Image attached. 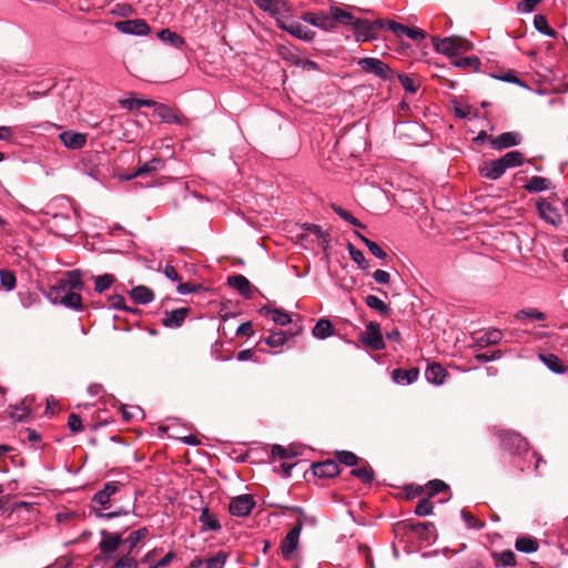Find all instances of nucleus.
<instances>
[{
	"label": "nucleus",
	"instance_id": "nucleus-12",
	"mask_svg": "<svg viewBox=\"0 0 568 568\" xmlns=\"http://www.w3.org/2000/svg\"><path fill=\"white\" fill-rule=\"evenodd\" d=\"M255 501L250 495H241L232 498L229 505V511L236 517H246L251 514Z\"/></svg>",
	"mask_w": 568,
	"mask_h": 568
},
{
	"label": "nucleus",
	"instance_id": "nucleus-1",
	"mask_svg": "<svg viewBox=\"0 0 568 568\" xmlns=\"http://www.w3.org/2000/svg\"><path fill=\"white\" fill-rule=\"evenodd\" d=\"M100 535L102 537L99 544L100 557L104 562H108L114 559V555L122 544H124L125 550L132 554L138 544L149 535V529L146 527L139 528L130 532L124 539L120 532L101 530Z\"/></svg>",
	"mask_w": 568,
	"mask_h": 568
},
{
	"label": "nucleus",
	"instance_id": "nucleus-26",
	"mask_svg": "<svg viewBox=\"0 0 568 568\" xmlns=\"http://www.w3.org/2000/svg\"><path fill=\"white\" fill-rule=\"evenodd\" d=\"M164 166V162L159 158H153L150 161H146L142 165H140L132 174H130L126 179L131 180L146 173L155 172L161 170Z\"/></svg>",
	"mask_w": 568,
	"mask_h": 568
},
{
	"label": "nucleus",
	"instance_id": "nucleus-54",
	"mask_svg": "<svg viewBox=\"0 0 568 568\" xmlns=\"http://www.w3.org/2000/svg\"><path fill=\"white\" fill-rule=\"evenodd\" d=\"M109 302H110V306L114 310H122V311L132 312V313L135 312V310L128 307L125 305V300L122 295H119V294L112 295L109 298Z\"/></svg>",
	"mask_w": 568,
	"mask_h": 568
},
{
	"label": "nucleus",
	"instance_id": "nucleus-39",
	"mask_svg": "<svg viewBox=\"0 0 568 568\" xmlns=\"http://www.w3.org/2000/svg\"><path fill=\"white\" fill-rule=\"evenodd\" d=\"M355 235L366 245L368 251L375 257H377L379 260H385L387 257V253L384 250H382L376 242L368 240L367 237H365L363 234H361L357 231L355 232Z\"/></svg>",
	"mask_w": 568,
	"mask_h": 568
},
{
	"label": "nucleus",
	"instance_id": "nucleus-28",
	"mask_svg": "<svg viewBox=\"0 0 568 568\" xmlns=\"http://www.w3.org/2000/svg\"><path fill=\"white\" fill-rule=\"evenodd\" d=\"M227 283L237 290L244 297L248 298L251 297L252 291H251V283L250 281L241 274L230 276L227 278Z\"/></svg>",
	"mask_w": 568,
	"mask_h": 568
},
{
	"label": "nucleus",
	"instance_id": "nucleus-38",
	"mask_svg": "<svg viewBox=\"0 0 568 568\" xmlns=\"http://www.w3.org/2000/svg\"><path fill=\"white\" fill-rule=\"evenodd\" d=\"M200 521L204 527H206L209 530L217 531L221 529V525L219 520L215 518L214 515H212L207 507H204L200 515Z\"/></svg>",
	"mask_w": 568,
	"mask_h": 568
},
{
	"label": "nucleus",
	"instance_id": "nucleus-42",
	"mask_svg": "<svg viewBox=\"0 0 568 568\" xmlns=\"http://www.w3.org/2000/svg\"><path fill=\"white\" fill-rule=\"evenodd\" d=\"M365 304L369 308L375 310L379 314H383V315H387L390 312V308L388 307V305L375 295H367L365 297Z\"/></svg>",
	"mask_w": 568,
	"mask_h": 568
},
{
	"label": "nucleus",
	"instance_id": "nucleus-58",
	"mask_svg": "<svg viewBox=\"0 0 568 568\" xmlns=\"http://www.w3.org/2000/svg\"><path fill=\"white\" fill-rule=\"evenodd\" d=\"M121 103L123 106H126L129 109H138L141 106H151L154 104V102L151 100H139V99L124 100Z\"/></svg>",
	"mask_w": 568,
	"mask_h": 568
},
{
	"label": "nucleus",
	"instance_id": "nucleus-61",
	"mask_svg": "<svg viewBox=\"0 0 568 568\" xmlns=\"http://www.w3.org/2000/svg\"><path fill=\"white\" fill-rule=\"evenodd\" d=\"M479 64V60L476 57H465L459 58L455 61V65L459 68H468V67H477Z\"/></svg>",
	"mask_w": 568,
	"mask_h": 568
},
{
	"label": "nucleus",
	"instance_id": "nucleus-59",
	"mask_svg": "<svg viewBox=\"0 0 568 568\" xmlns=\"http://www.w3.org/2000/svg\"><path fill=\"white\" fill-rule=\"evenodd\" d=\"M271 454L274 458H278V459L292 458V454L288 453V448L282 446V445H274L272 447Z\"/></svg>",
	"mask_w": 568,
	"mask_h": 568
},
{
	"label": "nucleus",
	"instance_id": "nucleus-27",
	"mask_svg": "<svg viewBox=\"0 0 568 568\" xmlns=\"http://www.w3.org/2000/svg\"><path fill=\"white\" fill-rule=\"evenodd\" d=\"M335 333L333 324L327 318H320L313 327L312 334L317 339H325Z\"/></svg>",
	"mask_w": 568,
	"mask_h": 568
},
{
	"label": "nucleus",
	"instance_id": "nucleus-46",
	"mask_svg": "<svg viewBox=\"0 0 568 568\" xmlns=\"http://www.w3.org/2000/svg\"><path fill=\"white\" fill-rule=\"evenodd\" d=\"M287 342V335L283 331H277L272 334H270L265 338L266 345H268L272 348H277L283 346Z\"/></svg>",
	"mask_w": 568,
	"mask_h": 568
},
{
	"label": "nucleus",
	"instance_id": "nucleus-55",
	"mask_svg": "<svg viewBox=\"0 0 568 568\" xmlns=\"http://www.w3.org/2000/svg\"><path fill=\"white\" fill-rule=\"evenodd\" d=\"M462 518L465 521V525L469 529H480L484 524L476 519L471 514L467 513L465 509L460 511Z\"/></svg>",
	"mask_w": 568,
	"mask_h": 568
},
{
	"label": "nucleus",
	"instance_id": "nucleus-11",
	"mask_svg": "<svg viewBox=\"0 0 568 568\" xmlns=\"http://www.w3.org/2000/svg\"><path fill=\"white\" fill-rule=\"evenodd\" d=\"M302 528L303 524L301 520H298L296 525L286 534L284 539L282 540L281 551L285 559H290L293 552L298 547Z\"/></svg>",
	"mask_w": 568,
	"mask_h": 568
},
{
	"label": "nucleus",
	"instance_id": "nucleus-25",
	"mask_svg": "<svg viewBox=\"0 0 568 568\" xmlns=\"http://www.w3.org/2000/svg\"><path fill=\"white\" fill-rule=\"evenodd\" d=\"M130 296L134 303L142 305L149 304L154 300L153 291L144 285L133 287Z\"/></svg>",
	"mask_w": 568,
	"mask_h": 568
},
{
	"label": "nucleus",
	"instance_id": "nucleus-51",
	"mask_svg": "<svg viewBox=\"0 0 568 568\" xmlns=\"http://www.w3.org/2000/svg\"><path fill=\"white\" fill-rule=\"evenodd\" d=\"M433 508H434V506H433V504L429 501V499H428V498H423V499H420V500L417 503V505H416V507H415V511H414V513H415L417 516L425 517V516H428V515H430V514L433 513Z\"/></svg>",
	"mask_w": 568,
	"mask_h": 568
},
{
	"label": "nucleus",
	"instance_id": "nucleus-45",
	"mask_svg": "<svg viewBox=\"0 0 568 568\" xmlns=\"http://www.w3.org/2000/svg\"><path fill=\"white\" fill-rule=\"evenodd\" d=\"M122 417L124 420L142 419L144 412L139 406H121Z\"/></svg>",
	"mask_w": 568,
	"mask_h": 568
},
{
	"label": "nucleus",
	"instance_id": "nucleus-19",
	"mask_svg": "<svg viewBox=\"0 0 568 568\" xmlns=\"http://www.w3.org/2000/svg\"><path fill=\"white\" fill-rule=\"evenodd\" d=\"M520 143V135L516 132H504L491 140V145L496 150L508 149Z\"/></svg>",
	"mask_w": 568,
	"mask_h": 568
},
{
	"label": "nucleus",
	"instance_id": "nucleus-56",
	"mask_svg": "<svg viewBox=\"0 0 568 568\" xmlns=\"http://www.w3.org/2000/svg\"><path fill=\"white\" fill-rule=\"evenodd\" d=\"M427 488H428L429 497H432V496H435V495L442 493L443 490L447 489L448 486L443 480L434 479V480L428 481Z\"/></svg>",
	"mask_w": 568,
	"mask_h": 568
},
{
	"label": "nucleus",
	"instance_id": "nucleus-8",
	"mask_svg": "<svg viewBox=\"0 0 568 568\" xmlns=\"http://www.w3.org/2000/svg\"><path fill=\"white\" fill-rule=\"evenodd\" d=\"M114 28L123 34L136 37L148 36L151 31L150 26L143 19L116 21Z\"/></svg>",
	"mask_w": 568,
	"mask_h": 568
},
{
	"label": "nucleus",
	"instance_id": "nucleus-14",
	"mask_svg": "<svg viewBox=\"0 0 568 568\" xmlns=\"http://www.w3.org/2000/svg\"><path fill=\"white\" fill-rule=\"evenodd\" d=\"M121 486L122 483L120 481L105 483L104 487L94 494L92 501L99 504L104 509H106L111 500V497L120 490Z\"/></svg>",
	"mask_w": 568,
	"mask_h": 568
},
{
	"label": "nucleus",
	"instance_id": "nucleus-64",
	"mask_svg": "<svg viewBox=\"0 0 568 568\" xmlns=\"http://www.w3.org/2000/svg\"><path fill=\"white\" fill-rule=\"evenodd\" d=\"M523 3L519 6V11L523 12V13H530L534 11V9L536 8V6L541 1V0H521Z\"/></svg>",
	"mask_w": 568,
	"mask_h": 568
},
{
	"label": "nucleus",
	"instance_id": "nucleus-63",
	"mask_svg": "<svg viewBox=\"0 0 568 568\" xmlns=\"http://www.w3.org/2000/svg\"><path fill=\"white\" fill-rule=\"evenodd\" d=\"M500 357H501L500 351H493L490 353H481V354L476 355V358L479 362H484V363L496 361V359H499Z\"/></svg>",
	"mask_w": 568,
	"mask_h": 568
},
{
	"label": "nucleus",
	"instance_id": "nucleus-33",
	"mask_svg": "<svg viewBox=\"0 0 568 568\" xmlns=\"http://www.w3.org/2000/svg\"><path fill=\"white\" fill-rule=\"evenodd\" d=\"M505 171L507 169L517 168L524 162V154L520 151L514 150L507 152L505 155L499 158Z\"/></svg>",
	"mask_w": 568,
	"mask_h": 568
},
{
	"label": "nucleus",
	"instance_id": "nucleus-40",
	"mask_svg": "<svg viewBox=\"0 0 568 568\" xmlns=\"http://www.w3.org/2000/svg\"><path fill=\"white\" fill-rule=\"evenodd\" d=\"M347 251L353 262L356 263L359 268L364 271L369 268V263L361 250L356 248L353 244L348 243Z\"/></svg>",
	"mask_w": 568,
	"mask_h": 568
},
{
	"label": "nucleus",
	"instance_id": "nucleus-4",
	"mask_svg": "<svg viewBox=\"0 0 568 568\" xmlns=\"http://www.w3.org/2000/svg\"><path fill=\"white\" fill-rule=\"evenodd\" d=\"M433 45L438 53L447 57H455L470 50V43L459 37L439 38L433 37Z\"/></svg>",
	"mask_w": 568,
	"mask_h": 568
},
{
	"label": "nucleus",
	"instance_id": "nucleus-47",
	"mask_svg": "<svg viewBox=\"0 0 568 568\" xmlns=\"http://www.w3.org/2000/svg\"><path fill=\"white\" fill-rule=\"evenodd\" d=\"M114 282V276L111 274L99 275L94 278V291L102 293L106 291Z\"/></svg>",
	"mask_w": 568,
	"mask_h": 568
},
{
	"label": "nucleus",
	"instance_id": "nucleus-22",
	"mask_svg": "<svg viewBox=\"0 0 568 568\" xmlns=\"http://www.w3.org/2000/svg\"><path fill=\"white\" fill-rule=\"evenodd\" d=\"M303 229L316 236L318 245L326 253L331 244L329 233L324 231L320 225L312 223H305Z\"/></svg>",
	"mask_w": 568,
	"mask_h": 568
},
{
	"label": "nucleus",
	"instance_id": "nucleus-50",
	"mask_svg": "<svg viewBox=\"0 0 568 568\" xmlns=\"http://www.w3.org/2000/svg\"><path fill=\"white\" fill-rule=\"evenodd\" d=\"M332 209L341 219L348 222L349 224L361 227V229L364 227V225L361 223V221L358 219L353 216L349 212H347L343 207H341L338 205H333Z\"/></svg>",
	"mask_w": 568,
	"mask_h": 568
},
{
	"label": "nucleus",
	"instance_id": "nucleus-32",
	"mask_svg": "<svg viewBox=\"0 0 568 568\" xmlns=\"http://www.w3.org/2000/svg\"><path fill=\"white\" fill-rule=\"evenodd\" d=\"M59 285H67L68 291H81L83 287L81 272L78 270L68 272L65 277L60 281Z\"/></svg>",
	"mask_w": 568,
	"mask_h": 568
},
{
	"label": "nucleus",
	"instance_id": "nucleus-49",
	"mask_svg": "<svg viewBox=\"0 0 568 568\" xmlns=\"http://www.w3.org/2000/svg\"><path fill=\"white\" fill-rule=\"evenodd\" d=\"M226 558V552L219 551L214 556L205 559V568H224Z\"/></svg>",
	"mask_w": 568,
	"mask_h": 568
},
{
	"label": "nucleus",
	"instance_id": "nucleus-3",
	"mask_svg": "<svg viewBox=\"0 0 568 568\" xmlns=\"http://www.w3.org/2000/svg\"><path fill=\"white\" fill-rule=\"evenodd\" d=\"M47 297L53 304H61L74 311L83 310L81 295L77 292L68 291L67 285L52 286L48 292Z\"/></svg>",
	"mask_w": 568,
	"mask_h": 568
},
{
	"label": "nucleus",
	"instance_id": "nucleus-13",
	"mask_svg": "<svg viewBox=\"0 0 568 568\" xmlns=\"http://www.w3.org/2000/svg\"><path fill=\"white\" fill-rule=\"evenodd\" d=\"M386 28L390 30L395 36L397 37H407L410 40L415 42H420L426 38V32L417 29V28H410L405 24L395 22V21H387Z\"/></svg>",
	"mask_w": 568,
	"mask_h": 568
},
{
	"label": "nucleus",
	"instance_id": "nucleus-10",
	"mask_svg": "<svg viewBox=\"0 0 568 568\" xmlns=\"http://www.w3.org/2000/svg\"><path fill=\"white\" fill-rule=\"evenodd\" d=\"M539 216L548 224L559 227L562 224V215L558 207L554 206L547 200L537 202Z\"/></svg>",
	"mask_w": 568,
	"mask_h": 568
},
{
	"label": "nucleus",
	"instance_id": "nucleus-31",
	"mask_svg": "<svg viewBox=\"0 0 568 568\" xmlns=\"http://www.w3.org/2000/svg\"><path fill=\"white\" fill-rule=\"evenodd\" d=\"M551 182L547 178L544 176H532L526 184L525 189L529 193H540L544 191H548L551 189Z\"/></svg>",
	"mask_w": 568,
	"mask_h": 568
},
{
	"label": "nucleus",
	"instance_id": "nucleus-16",
	"mask_svg": "<svg viewBox=\"0 0 568 568\" xmlns=\"http://www.w3.org/2000/svg\"><path fill=\"white\" fill-rule=\"evenodd\" d=\"M88 135L85 133H79L73 131H63L59 134V139L63 145L71 150H80L87 143Z\"/></svg>",
	"mask_w": 568,
	"mask_h": 568
},
{
	"label": "nucleus",
	"instance_id": "nucleus-18",
	"mask_svg": "<svg viewBox=\"0 0 568 568\" xmlns=\"http://www.w3.org/2000/svg\"><path fill=\"white\" fill-rule=\"evenodd\" d=\"M313 473L320 478H331L339 474V466L334 460L316 463L312 466Z\"/></svg>",
	"mask_w": 568,
	"mask_h": 568
},
{
	"label": "nucleus",
	"instance_id": "nucleus-17",
	"mask_svg": "<svg viewBox=\"0 0 568 568\" xmlns=\"http://www.w3.org/2000/svg\"><path fill=\"white\" fill-rule=\"evenodd\" d=\"M33 400V397H26L19 404L11 405V418L20 423L27 420L31 416V404Z\"/></svg>",
	"mask_w": 568,
	"mask_h": 568
},
{
	"label": "nucleus",
	"instance_id": "nucleus-34",
	"mask_svg": "<svg viewBox=\"0 0 568 568\" xmlns=\"http://www.w3.org/2000/svg\"><path fill=\"white\" fill-rule=\"evenodd\" d=\"M158 38L161 41L169 43L176 49H181L184 44V39L176 32L171 31L170 29H162L161 31H159Z\"/></svg>",
	"mask_w": 568,
	"mask_h": 568
},
{
	"label": "nucleus",
	"instance_id": "nucleus-30",
	"mask_svg": "<svg viewBox=\"0 0 568 568\" xmlns=\"http://www.w3.org/2000/svg\"><path fill=\"white\" fill-rule=\"evenodd\" d=\"M260 313L261 314H271L272 321L280 326H285L292 322L291 315L281 308H272L268 306H263L260 310Z\"/></svg>",
	"mask_w": 568,
	"mask_h": 568
},
{
	"label": "nucleus",
	"instance_id": "nucleus-23",
	"mask_svg": "<svg viewBox=\"0 0 568 568\" xmlns=\"http://www.w3.org/2000/svg\"><path fill=\"white\" fill-rule=\"evenodd\" d=\"M447 376L446 369L438 363H433L425 371V378L434 385H442Z\"/></svg>",
	"mask_w": 568,
	"mask_h": 568
},
{
	"label": "nucleus",
	"instance_id": "nucleus-57",
	"mask_svg": "<svg viewBox=\"0 0 568 568\" xmlns=\"http://www.w3.org/2000/svg\"><path fill=\"white\" fill-rule=\"evenodd\" d=\"M516 317L518 320H520L523 317H527V318H532V320H537V321H544L546 318V314L540 311H536V310L519 311L516 314Z\"/></svg>",
	"mask_w": 568,
	"mask_h": 568
},
{
	"label": "nucleus",
	"instance_id": "nucleus-52",
	"mask_svg": "<svg viewBox=\"0 0 568 568\" xmlns=\"http://www.w3.org/2000/svg\"><path fill=\"white\" fill-rule=\"evenodd\" d=\"M336 458L339 463L346 466H355L358 462V457L348 450H342L336 453Z\"/></svg>",
	"mask_w": 568,
	"mask_h": 568
},
{
	"label": "nucleus",
	"instance_id": "nucleus-5",
	"mask_svg": "<svg viewBox=\"0 0 568 568\" xmlns=\"http://www.w3.org/2000/svg\"><path fill=\"white\" fill-rule=\"evenodd\" d=\"M343 24L352 26L356 40L361 42L374 40L376 38L377 30L386 27V22L384 20L368 21L365 19H356L354 16L349 22H343Z\"/></svg>",
	"mask_w": 568,
	"mask_h": 568
},
{
	"label": "nucleus",
	"instance_id": "nucleus-41",
	"mask_svg": "<svg viewBox=\"0 0 568 568\" xmlns=\"http://www.w3.org/2000/svg\"><path fill=\"white\" fill-rule=\"evenodd\" d=\"M352 475L359 478L365 484H371L375 478L374 470L367 463L354 468Z\"/></svg>",
	"mask_w": 568,
	"mask_h": 568
},
{
	"label": "nucleus",
	"instance_id": "nucleus-48",
	"mask_svg": "<svg viewBox=\"0 0 568 568\" xmlns=\"http://www.w3.org/2000/svg\"><path fill=\"white\" fill-rule=\"evenodd\" d=\"M0 282L1 285L6 288V291H13L17 284L16 275L13 272L8 270L0 271Z\"/></svg>",
	"mask_w": 568,
	"mask_h": 568
},
{
	"label": "nucleus",
	"instance_id": "nucleus-6",
	"mask_svg": "<svg viewBox=\"0 0 568 568\" xmlns=\"http://www.w3.org/2000/svg\"><path fill=\"white\" fill-rule=\"evenodd\" d=\"M498 437L500 447L504 450L509 452L514 456H527L528 452V443L517 433L508 432V430H498Z\"/></svg>",
	"mask_w": 568,
	"mask_h": 568
},
{
	"label": "nucleus",
	"instance_id": "nucleus-21",
	"mask_svg": "<svg viewBox=\"0 0 568 568\" xmlns=\"http://www.w3.org/2000/svg\"><path fill=\"white\" fill-rule=\"evenodd\" d=\"M419 376L418 368L402 369L396 368L392 373V379L398 385H410L417 381Z\"/></svg>",
	"mask_w": 568,
	"mask_h": 568
},
{
	"label": "nucleus",
	"instance_id": "nucleus-29",
	"mask_svg": "<svg viewBox=\"0 0 568 568\" xmlns=\"http://www.w3.org/2000/svg\"><path fill=\"white\" fill-rule=\"evenodd\" d=\"M409 528L425 541H430L435 537L436 528L433 523H415L410 524Z\"/></svg>",
	"mask_w": 568,
	"mask_h": 568
},
{
	"label": "nucleus",
	"instance_id": "nucleus-62",
	"mask_svg": "<svg viewBox=\"0 0 568 568\" xmlns=\"http://www.w3.org/2000/svg\"><path fill=\"white\" fill-rule=\"evenodd\" d=\"M373 278L374 281L377 283V284H383V285H386L389 283L390 281V275L388 272L384 271V270H376L374 273H373Z\"/></svg>",
	"mask_w": 568,
	"mask_h": 568
},
{
	"label": "nucleus",
	"instance_id": "nucleus-60",
	"mask_svg": "<svg viewBox=\"0 0 568 568\" xmlns=\"http://www.w3.org/2000/svg\"><path fill=\"white\" fill-rule=\"evenodd\" d=\"M68 426L72 433H79L82 430V420L79 415L71 414L68 418Z\"/></svg>",
	"mask_w": 568,
	"mask_h": 568
},
{
	"label": "nucleus",
	"instance_id": "nucleus-37",
	"mask_svg": "<svg viewBox=\"0 0 568 568\" xmlns=\"http://www.w3.org/2000/svg\"><path fill=\"white\" fill-rule=\"evenodd\" d=\"M515 547L518 551L530 554L538 549V542L531 537H520L516 540Z\"/></svg>",
	"mask_w": 568,
	"mask_h": 568
},
{
	"label": "nucleus",
	"instance_id": "nucleus-7",
	"mask_svg": "<svg viewBox=\"0 0 568 568\" xmlns=\"http://www.w3.org/2000/svg\"><path fill=\"white\" fill-rule=\"evenodd\" d=\"M357 65L365 72L372 73L383 81H389L393 78V71L388 64L377 58H362Z\"/></svg>",
	"mask_w": 568,
	"mask_h": 568
},
{
	"label": "nucleus",
	"instance_id": "nucleus-24",
	"mask_svg": "<svg viewBox=\"0 0 568 568\" xmlns=\"http://www.w3.org/2000/svg\"><path fill=\"white\" fill-rule=\"evenodd\" d=\"M538 357L550 372L555 374L566 373L567 368L557 355L552 353H541L538 355Z\"/></svg>",
	"mask_w": 568,
	"mask_h": 568
},
{
	"label": "nucleus",
	"instance_id": "nucleus-9",
	"mask_svg": "<svg viewBox=\"0 0 568 568\" xmlns=\"http://www.w3.org/2000/svg\"><path fill=\"white\" fill-rule=\"evenodd\" d=\"M361 341L374 351H382L385 348L381 325L377 322H369L366 325L365 333L361 336Z\"/></svg>",
	"mask_w": 568,
	"mask_h": 568
},
{
	"label": "nucleus",
	"instance_id": "nucleus-44",
	"mask_svg": "<svg viewBox=\"0 0 568 568\" xmlns=\"http://www.w3.org/2000/svg\"><path fill=\"white\" fill-rule=\"evenodd\" d=\"M139 562L138 560L132 556V554H129L125 551L123 556L118 558L113 565L110 568H138Z\"/></svg>",
	"mask_w": 568,
	"mask_h": 568
},
{
	"label": "nucleus",
	"instance_id": "nucleus-15",
	"mask_svg": "<svg viewBox=\"0 0 568 568\" xmlns=\"http://www.w3.org/2000/svg\"><path fill=\"white\" fill-rule=\"evenodd\" d=\"M189 314V308L181 307L172 311H165L164 317L162 318V325L168 328H178L182 326L186 316Z\"/></svg>",
	"mask_w": 568,
	"mask_h": 568
},
{
	"label": "nucleus",
	"instance_id": "nucleus-35",
	"mask_svg": "<svg viewBox=\"0 0 568 568\" xmlns=\"http://www.w3.org/2000/svg\"><path fill=\"white\" fill-rule=\"evenodd\" d=\"M496 567H510L516 564L515 552L511 550H505L493 555Z\"/></svg>",
	"mask_w": 568,
	"mask_h": 568
},
{
	"label": "nucleus",
	"instance_id": "nucleus-53",
	"mask_svg": "<svg viewBox=\"0 0 568 568\" xmlns=\"http://www.w3.org/2000/svg\"><path fill=\"white\" fill-rule=\"evenodd\" d=\"M398 79L406 92H409V93L417 92L419 85L412 77H409L407 74H399Z\"/></svg>",
	"mask_w": 568,
	"mask_h": 568
},
{
	"label": "nucleus",
	"instance_id": "nucleus-43",
	"mask_svg": "<svg viewBox=\"0 0 568 568\" xmlns=\"http://www.w3.org/2000/svg\"><path fill=\"white\" fill-rule=\"evenodd\" d=\"M534 26H535L536 30L544 36H547V37L556 36V31L549 26L547 19L541 14L535 16Z\"/></svg>",
	"mask_w": 568,
	"mask_h": 568
},
{
	"label": "nucleus",
	"instance_id": "nucleus-20",
	"mask_svg": "<svg viewBox=\"0 0 568 568\" xmlns=\"http://www.w3.org/2000/svg\"><path fill=\"white\" fill-rule=\"evenodd\" d=\"M505 172L499 159L486 161L480 168V174L494 181L498 180Z\"/></svg>",
	"mask_w": 568,
	"mask_h": 568
},
{
	"label": "nucleus",
	"instance_id": "nucleus-2",
	"mask_svg": "<svg viewBox=\"0 0 568 568\" xmlns=\"http://www.w3.org/2000/svg\"><path fill=\"white\" fill-rule=\"evenodd\" d=\"M353 19V14L338 7H332L329 14L324 12H307L304 16V20L310 24L321 28L325 31H332L336 28L337 23L349 22Z\"/></svg>",
	"mask_w": 568,
	"mask_h": 568
},
{
	"label": "nucleus",
	"instance_id": "nucleus-36",
	"mask_svg": "<svg viewBox=\"0 0 568 568\" xmlns=\"http://www.w3.org/2000/svg\"><path fill=\"white\" fill-rule=\"evenodd\" d=\"M503 338L501 331L497 328L488 329L477 341L480 346L498 344Z\"/></svg>",
	"mask_w": 568,
	"mask_h": 568
}]
</instances>
